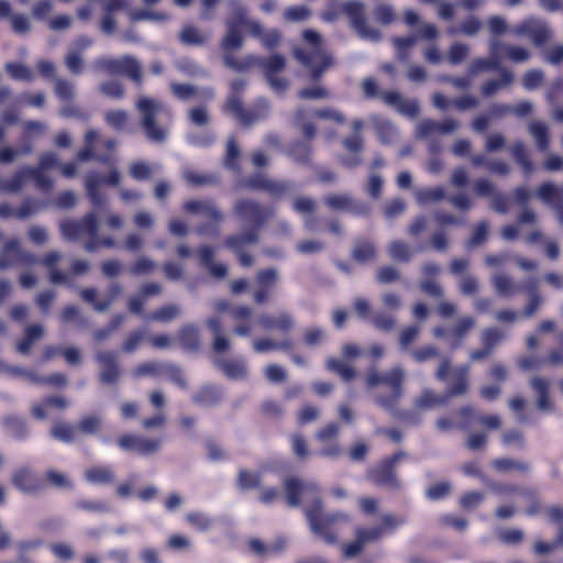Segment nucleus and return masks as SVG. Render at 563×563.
<instances>
[{"label": "nucleus", "instance_id": "49", "mask_svg": "<svg viewBox=\"0 0 563 563\" xmlns=\"http://www.w3.org/2000/svg\"><path fill=\"white\" fill-rule=\"evenodd\" d=\"M76 433L77 428L65 421L55 422L49 430L51 437L63 443H73L76 439Z\"/></svg>", "mask_w": 563, "mask_h": 563}, {"label": "nucleus", "instance_id": "41", "mask_svg": "<svg viewBox=\"0 0 563 563\" xmlns=\"http://www.w3.org/2000/svg\"><path fill=\"white\" fill-rule=\"evenodd\" d=\"M449 400V396H446L445 393L443 395H438L434 390L426 388L415 400V406L421 410H430L435 407L445 406Z\"/></svg>", "mask_w": 563, "mask_h": 563}, {"label": "nucleus", "instance_id": "4", "mask_svg": "<svg viewBox=\"0 0 563 563\" xmlns=\"http://www.w3.org/2000/svg\"><path fill=\"white\" fill-rule=\"evenodd\" d=\"M302 38L310 46V51L301 47L294 49L295 58L310 70L312 81H319L323 73L333 64V58L323 49L322 37L319 32L307 29Z\"/></svg>", "mask_w": 563, "mask_h": 563}, {"label": "nucleus", "instance_id": "37", "mask_svg": "<svg viewBox=\"0 0 563 563\" xmlns=\"http://www.w3.org/2000/svg\"><path fill=\"white\" fill-rule=\"evenodd\" d=\"M98 139V133L95 130H89L85 134V145L78 151L76 157L78 162L85 163L92 159L99 163L107 164L109 162L108 155H98L95 148V142Z\"/></svg>", "mask_w": 563, "mask_h": 563}, {"label": "nucleus", "instance_id": "23", "mask_svg": "<svg viewBox=\"0 0 563 563\" xmlns=\"http://www.w3.org/2000/svg\"><path fill=\"white\" fill-rule=\"evenodd\" d=\"M118 446L125 452H134L140 455H148L159 450L161 438H145L137 434L124 433L117 439Z\"/></svg>", "mask_w": 563, "mask_h": 563}, {"label": "nucleus", "instance_id": "44", "mask_svg": "<svg viewBox=\"0 0 563 563\" xmlns=\"http://www.w3.org/2000/svg\"><path fill=\"white\" fill-rule=\"evenodd\" d=\"M178 341L186 351H197L200 346L198 329L192 324H186L178 331Z\"/></svg>", "mask_w": 563, "mask_h": 563}, {"label": "nucleus", "instance_id": "7", "mask_svg": "<svg viewBox=\"0 0 563 563\" xmlns=\"http://www.w3.org/2000/svg\"><path fill=\"white\" fill-rule=\"evenodd\" d=\"M135 108L141 118V125L146 137L155 143H163L167 139V129L157 123L159 114L166 113L170 115L169 109L159 100L141 97L135 103Z\"/></svg>", "mask_w": 563, "mask_h": 563}, {"label": "nucleus", "instance_id": "19", "mask_svg": "<svg viewBox=\"0 0 563 563\" xmlns=\"http://www.w3.org/2000/svg\"><path fill=\"white\" fill-rule=\"evenodd\" d=\"M37 264V257L24 251L18 239L12 238L5 241L0 250V269L4 271L14 266H32Z\"/></svg>", "mask_w": 563, "mask_h": 563}, {"label": "nucleus", "instance_id": "14", "mask_svg": "<svg viewBox=\"0 0 563 563\" xmlns=\"http://www.w3.org/2000/svg\"><path fill=\"white\" fill-rule=\"evenodd\" d=\"M242 187L251 190H260L278 200L295 192V184L291 180L271 179L264 174H253L241 181Z\"/></svg>", "mask_w": 563, "mask_h": 563}, {"label": "nucleus", "instance_id": "48", "mask_svg": "<svg viewBox=\"0 0 563 563\" xmlns=\"http://www.w3.org/2000/svg\"><path fill=\"white\" fill-rule=\"evenodd\" d=\"M418 205L426 206L448 199L445 189L442 186L433 188H420L415 194Z\"/></svg>", "mask_w": 563, "mask_h": 563}, {"label": "nucleus", "instance_id": "51", "mask_svg": "<svg viewBox=\"0 0 563 563\" xmlns=\"http://www.w3.org/2000/svg\"><path fill=\"white\" fill-rule=\"evenodd\" d=\"M529 132L536 141L537 147L540 152H545L550 146L549 129L545 123L540 121H532L529 124Z\"/></svg>", "mask_w": 563, "mask_h": 563}, {"label": "nucleus", "instance_id": "35", "mask_svg": "<svg viewBox=\"0 0 563 563\" xmlns=\"http://www.w3.org/2000/svg\"><path fill=\"white\" fill-rule=\"evenodd\" d=\"M476 321L471 316L461 317L450 329V347L459 349L465 341L468 332L474 329Z\"/></svg>", "mask_w": 563, "mask_h": 563}, {"label": "nucleus", "instance_id": "52", "mask_svg": "<svg viewBox=\"0 0 563 563\" xmlns=\"http://www.w3.org/2000/svg\"><path fill=\"white\" fill-rule=\"evenodd\" d=\"M511 155L515 162L520 165L526 176H530L534 172L533 163L522 142L518 141L512 145Z\"/></svg>", "mask_w": 563, "mask_h": 563}, {"label": "nucleus", "instance_id": "10", "mask_svg": "<svg viewBox=\"0 0 563 563\" xmlns=\"http://www.w3.org/2000/svg\"><path fill=\"white\" fill-rule=\"evenodd\" d=\"M470 365L462 364L452 367L451 361L444 357L435 371V378L440 382H448L445 390L449 399L455 396L465 395L470 388Z\"/></svg>", "mask_w": 563, "mask_h": 563}, {"label": "nucleus", "instance_id": "24", "mask_svg": "<svg viewBox=\"0 0 563 563\" xmlns=\"http://www.w3.org/2000/svg\"><path fill=\"white\" fill-rule=\"evenodd\" d=\"M12 485L21 493L35 495L45 488L44 479L31 467L21 466L12 473Z\"/></svg>", "mask_w": 563, "mask_h": 563}, {"label": "nucleus", "instance_id": "60", "mask_svg": "<svg viewBox=\"0 0 563 563\" xmlns=\"http://www.w3.org/2000/svg\"><path fill=\"white\" fill-rule=\"evenodd\" d=\"M180 313V309L178 306L169 303L165 305L154 311H152L148 316V319L152 321H157L162 323L169 322L177 318Z\"/></svg>", "mask_w": 563, "mask_h": 563}, {"label": "nucleus", "instance_id": "46", "mask_svg": "<svg viewBox=\"0 0 563 563\" xmlns=\"http://www.w3.org/2000/svg\"><path fill=\"white\" fill-rule=\"evenodd\" d=\"M500 79H489L482 85V93L485 97L494 96L500 88L511 85L514 75L507 68L500 69Z\"/></svg>", "mask_w": 563, "mask_h": 563}, {"label": "nucleus", "instance_id": "28", "mask_svg": "<svg viewBox=\"0 0 563 563\" xmlns=\"http://www.w3.org/2000/svg\"><path fill=\"white\" fill-rule=\"evenodd\" d=\"M121 292L122 286L119 283H113L108 287L107 299L99 300L97 289L92 287L81 289L80 297L84 301L90 303L96 311L103 312L109 309Z\"/></svg>", "mask_w": 563, "mask_h": 563}, {"label": "nucleus", "instance_id": "42", "mask_svg": "<svg viewBox=\"0 0 563 563\" xmlns=\"http://www.w3.org/2000/svg\"><path fill=\"white\" fill-rule=\"evenodd\" d=\"M377 256L375 244L367 239H360L355 242L351 257L357 263H367L374 261Z\"/></svg>", "mask_w": 563, "mask_h": 563}, {"label": "nucleus", "instance_id": "17", "mask_svg": "<svg viewBox=\"0 0 563 563\" xmlns=\"http://www.w3.org/2000/svg\"><path fill=\"white\" fill-rule=\"evenodd\" d=\"M63 236L70 241H77L82 236L97 235L99 223L97 216L93 212H88L81 219H67L59 224Z\"/></svg>", "mask_w": 563, "mask_h": 563}, {"label": "nucleus", "instance_id": "27", "mask_svg": "<svg viewBox=\"0 0 563 563\" xmlns=\"http://www.w3.org/2000/svg\"><path fill=\"white\" fill-rule=\"evenodd\" d=\"M363 128V121L356 119L353 121V131L354 133L350 136H346L342 144L346 151L352 153V156L343 157L342 164L349 168H355L362 163V158L360 153L363 151L364 142L363 137L360 134L361 129Z\"/></svg>", "mask_w": 563, "mask_h": 563}, {"label": "nucleus", "instance_id": "3", "mask_svg": "<svg viewBox=\"0 0 563 563\" xmlns=\"http://www.w3.org/2000/svg\"><path fill=\"white\" fill-rule=\"evenodd\" d=\"M245 86L246 81L243 79L233 80L230 85V95L221 110L233 115L242 126L250 128L269 117L271 103L265 98H257L249 108H244L242 93Z\"/></svg>", "mask_w": 563, "mask_h": 563}, {"label": "nucleus", "instance_id": "63", "mask_svg": "<svg viewBox=\"0 0 563 563\" xmlns=\"http://www.w3.org/2000/svg\"><path fill=\"white\" fill-rule=\"evenodd\" d=\"M165 364L166 363L154 361L141 363L133 369V375L137 378L144 376H161L163 375Z\"/></svg>", "mask_w": 563, "mask_h": 563}, {"label": "nucleus", "instance_id": "64", "mask_svg": "<svg viewBox=\"0 0 563 563\" xmlns=\"http://www.w3.org/2000/svg\"><path fill=\"white\" fill-rule=\"evenodd\" d=\"M503 58L506 57L514 63H523L530 58V52L521 46L503 44L500 48Z\"/></svg>", "mask_w": 563, "mask_h": 563}, {"label": "nucleus", "instance_id": "43", "mask_svg": "<svg viewBox=\"0 0 563 563\" xmlns=\"http://www.w3.org/2000/svg\"><path fill=\"white\" fill-rule=\"evenodd\" d=\"M85 478L96 485H107L114 482L115 475L109 466H91L85 471Z\"/></svg>", "mask_w": 563, "mask_h": 563}, {"label": "nucleus", "instance_id": "59", "mask_svg": "<svg viewBox=\"0 0 563 563\" xmlns=\"http://www.w3.org/2000/svg\"><path fill=\"white\" fill-rule=\"evenodd\" d=\"M537 195L545 203L556 206L563 201L562 192L552 183L541 184Z\"/></svg>", "mask_w": 563, "mask_h": 563}, {"label": "nucleus", "instance_id": "15", "mask_svg": "<svg viewBox=\"0 0 563 563\" xmlns=\"http://www.w3.org/2000/svg\"><path fill=\"white\" fill-rule=\"evenodd\" d=\"M97 67L109 75H124L133 80L137 87L143 84L141 65L133 56L100 58L97 60Z\"/></svg>", "mask_w": 563, "mask_h": 563}, {"label": "nucleus", "instance_id": "34", "mask_svg": "<svg viewBox=\"0 0 563 563\" xmlns=\"http://www.w3.org/2000/svg\"><path fill=\"white\" fill-rule=\"evenodd\" d=\"M214 365L232 380H242L247 377V365L243 358H217Z\"/></svg>", "mask_w": 563, "mask_h": 563}, {"label": "nucleus", "instance_id": "25", "mask_svg": "<svg viewBox=\"0 0 563 563\" xmlns=\"http://www.w3.org/2000/svg\"><path fill=\"white\" fill-rule=\"evenodd\" d=\"M95 361L100 366L99 382L104 385H114L121 377V369L115 352L99 351L95 354Z\"/></svg>", "mask_w": 563, "mask_h": 563}, {"label": "nucleus", "instance_id": "54", "mask_svg": "<svg viewBox=\"0 0 563 563\" xmlns=\"http://www.w3.org/2000/svg\"><path fill=\"white\" fill-rule=\"evenodd\" d=\"M387 251L390 258L399 263H408L413 254L409 244L400 240L391 241Z\"/></svg>", "mask_w": 563, "mask_h": 563}, {"label": "nucleus", "instance_id": "36", "mask_svg": "<svg viewBox=\"0 0 563 563\" xmlns=\"http://www.w3.org/2000/svg\"><path fill=\"white\" fill-rule=\"evenodd\" d=\"M492 284L496 290V292L504 298H509L520 291L526 290L529 285V282L525 284H517L512 280V278L506 274H496L492 278Z\"/></svg>", "mask_w": 563, "mask_h": 563}, {"label": "nucleus", "instance_id": "55", "mask_svg": "<svg viewBox=\"0 0 563 563\" xmlns=\"http://www.w3.org/2000/svg\"><path fill=\"white\" fill-rule=\"evenodd\" d=\"M238 486L242 490L260 488L262 475L258 472L241 468L236 479Z\"/></svg>", "mask_w": 563, "mask_h": 563}, {"label": "nucleus", "instance_id": "8", "mask_svg": "<svg viewBox=\"0 0 563 563\" xmlns=\"http://www.w3.org/2000/svg\"><path fill=\"white\" fill-rule=\"evenodd\" d=\"M361 86L366 99L380 98L386 104L409 118H416L419 114L420 107L417 100L405 99L398 91L380 90L374 77L364 78Z\"/></svg>", "mask_w": 563, "mask_h": 563}, {"label": "nucleus", "instance_id": "33", "mask_svg": "<svg viewBox=\"0 0 563 563\" xmlns=\"http://www.w3.org/2000/svg\"><path fill=\"white\" fill-rule=\"evenodd\" d=\"M530 387L537 395V408L541 411H553L554 406L550 399V382L540 376L530 379Z\"/></svg>", "mask_w": 563, "mask_h": 563}, {"label": "nucleus", "instance_id": "2", "mask_svg": "<svg viewBox=\"0 0 563 563\" xmlns=\"http://www.w3.org/2000/svg\"><path fill=\"white\" fill-rule=\"evenodd\" d=\"M405 380V372L400 366H395L386 373L372 371L367 374L366 385L369 388L378 385H385L389 388L388 393H379L376 395V404L383 409L389 411L393 417L410 424H419L421 422L420 415L415 410L397 409L398 402L402 397Z\"/></svg>", "mask_w": 563, "mask_h": 563}, {"label": "nucleus", "instance_id": "5", "mask_svg": "<svg viewBox=\"0 0 563 563\" xmlns=\"http://www.w3.org/2000/svg\"><path fill=\"white\" fill-rule=\"evenodd\" d=\"M406 519L393 514H384L380 517V523L374 527H357L355 529V539L344 544L343 554L346 558L358 555L365 545L382 540L385 536L391 534L397 528L405 525Z\"/></svg>", "mask_w": 563, "mask_h": 563}, {"label": "nucleus", "instance_id": "21", "mask_svg": "<svg viewBox=\"0 0 563 563\" xmlns=\"http://www.w3.org/2000/svg\"><path fill=\"white\" fill-rule=\"evenodd\" d=\"M510 32L518 37H528L536 46H543L552 35L548 23L533 16L512 25Z\"/></svg>", "mask_w": 563, "mask_h": 563}, {"label": "nucleus", "instance_id": "32", "mask_svg": "<svg viewBox=\"0 0 563 563\" xmlns=\"http://www.w3.org/2000/svg\"><path fill=\"white\" fill-rule=\"evenodd\" d=\"M457 126L459 124L454 119H445L443 121L424 119L418 124V134L421 137H427L432 134H450L454 132Z\"/></svg>", "mask_w": 563, "mask_h": 563}, {"label": "nucleus", "instance_id": "13", "mask_svg": "<svg viewBox=\"0 0 563 563\" xmlns=\"http://www.w3.org/2000/svg\"><path fill=\"white\" fill-rule=\"evenodd\" d=\"M58 166L59 159L57 154L54 152H44L40 156L38 165L36 167L23 166L21 168L26 183L33 181L37 190L47 194L53 189L54 181L45 174V172Z\"/></svg>", "mask_w": 563, "mask_h": 563}, {"label": "nucleus", "instance_id": "38", "mask_svg": "<svg viewBox=\"0 0 563 563\" xmlns=\"http://www.w3.org/2000/svg\"><path fill=\"white\" fill-rule=\"evenodd\" d=\"M260 325L265 330H279L288 332L294 327V320L287 312H280L277 316L263 313L258 318Z\"/></svg>", "mask_w": 563, "mask_h": 563}, {"label": "nucleus", "instance_id": "58", "mask_svg": "<svg viewBox=\"0 0 563 563\" xmlns=\"http://www.w3.org/2000/svg\"><path fill=\"white\" fill-rule=\"evenodd\" d=\"M221 400V393L214 386H205L194 396V401L203 406H214Z\"/></svg>", "mask_w": 563, "mask_h": 563}, {"label": "nucleus", "instance_id": "9", "mask_svg": "<svg viewBox=\"0 0 563 563\" xmlns=\"http://www.w3.org/2000/svg\"><path fill=\"white\" fill-rule=\"evenodd\" d=\"M184 210L207 219L196 229L199 235L218 236L220 234L224 216L212 200H188L184 203Z\"/></svg>", "mask_w": 563, "mask_h": 563}, {"label": "nucleus", "instance_id": "26", "mask_svg": "<svg viewBox=\"0 0 563 563\" xmlns=\"http://www.w3.org/2000/svg\"><path fill=\"white\" fill-rule=\"evenodd\" d=\"M324 203L334 211H346L354 216L365 217L369 214L368 203L355 200L347 194H332L324 198Z\"/></svg>", "mask_w": 563, "mask_h": 563}, {"label": "nucleus", "instance_id": "11", "mask_svg": "<svg viewBox=\"0 0 563 563\" xmlns=\"http://www.w3.org/2000/svg\"><path fill=\"white\" fill-rule=\"evenodd\" d=\"M233 212L241 222L249 225L247 230H255L258 233L273 218L275 211L273 207L262 205L254 199L241 198L235 201Z\"/></svg>", "mask_w": 563, "mask_h": 563}, {"label": "nucleus", "instance_id": "56", "mask_svg": "<svg viewBox=\"0 0 563 563\" xmlns=\"http://www.w3.org/2000/svg\"><path fill=\"white\" fill-rule=\"evenodd\" d=\"M240 155L241 151L238 143L233 137L229 139L225 148L224 166L230 170L239 173L241 170Z\"/></svg>", "mask_w": 563, "mask_h": 563}, {"label": "nucleus", "instance_id": "40", "mask_svg": "<svg viewBox=\"0 0 563 563\" xmlns=\"http://www.w3.org/2000/svg\"><path fill=\"white\" fill-rule=\"evenodd\" d=\"M492 467L501 474L518 472L521 474H529L531 466L528 462L515 460L511 457H497L492 461Z\"/></svg>", "mask_w": 563, "mask_h": 563}, {"label": "nucleus", "instance_id": "31", "mask_svg": "<svg viewBox=\"0 0 563 563\" xmlns=\"http://www.w3.org/2000/svg\"><path fill=\"white\" fill-rule=\"evenodd\" d=\"M206 325L212 335V350L217 354L227 352L231 342L230 339L224 334L222 321L219 317H210L206 320Z\"/></svg>", "mask_w": 563, "mask_h": 563}, {"label": "nucleus", "instance_id": "61", "mask_svg": "<svg viewBox=\"0 0 563 563\" xmlns=\"http://www.w3.org/2000/svg\"><path fill=\"white\" fill-rule=\"evenodd\" d=\"M327 367L330 371L335 372L338 375H340V377L344 382H351L356 376L355 369L351 365L343 362L342 360L330 358L327 362Z\"/></svg>", "mask_w": 563, "mask_h": 563}, {"label": "nucleus", "instance_id": "57", "mask_svg": "<svg viewBox=\"0 0 563 563\" xmlns=\"http://www.w3.org/2000/svg\"><path fill=\"white\" fill-rule=\"evenodd\" d=\"M490 490L496 495H514V494H522L525 496L534 498L536 492L531 488H523L520 489L519 486L515 484H505V483H498V482H492L489 484Z\"/></svg>", "mask_w": 563, "mask_h": 563}, {"label": "nucleus", "instance_id": "53", "mask_svg": "<svg viewBox=\"0 0 563 563\" xmlns=\"http://www.w3.org/2000/svg\"><path fill=\"white\" fill-rule=\"evenodd\" d=\"M2 423L14 439H26L29 434V429L24 419L11 415L4 417Z\"/></svg>", "mask_w": 563, "mask_h": 563}, {"label": "nucleus", "instance_id": "47", "mask_svg": "<svg viewBox=\"0 0 563 563\" xmlns=\"http://www.w3.org/2000/svg\"><path fill=\"white\" fill-rule=\"evenodd\" d=\"M288 155L298 164L308 165L311 162L312 148L308 141H295L288 147Z\"/></svg>", "mask_w": 563, "mask_h": 563}, {"label": "nucleus", "instance_id": "50", "mask_svg": "<svg viewBox=\"0 0 563 563\" xmlns=\"http://www.w3.org/2000/svg\"><path fill=\"white\" fill-rule=\"evenodd\" d=\"M29 140L22 139V145L19 148L4 146L0 150V164H11L18 156H26L33 152V144Z\"/></svg>", "mask_w": 563, "mask_h": 563}, {"label": "nucleus", "instance_id": "62", "mask_svg": "<svg viewBox=\"0 0 563 563\" xmlns=\"http://www.w3.org/2000/svg\"><path fill=\"white\" fill-rule=\"evenodd\" d=\"M291 345L290 340L275 342L271 339H256L253 341V349L257 353H266L273 350H289Z\"/></svg>", "mask_w": 563, "mask_h": 563}, {"label": "nucleus", "instance_id": "6", "mask_svg": "<svg viewBox=\"0 0 563 563\" xmlns=\"http://www.w3.org/2000/svg\"><path fill=\"white\" fill-rule=\"evenodd\" d=\"M224 63L228 67L235 70H244L247 67L257 64L264 69L265 77L275 91L283 92L288 87V81L285 78L277 76V74L283 71L286 67L284 56L279 54H274L267 58L250 56L244 62H238L234 57L227 55L224 57Z\"/></svg>", "mask_w": 563, "mask_h": 563}, {"label": "nucleus", "instance_id": "1", "mask_svg": "<svg viewBox=\"0 0 563 563\" xmlns=\"http://www.w3.org/2000/svg\"><path fill=\"white\" fill-rule=\"evenodd\" d=\"M286 501L297 508L303 498L308 505L303 508L311 532L328 544H334L340 534V527L349 521L341 512H324L320 488L312 481L289 477L284 482Z\"/></svg>", "mask_w": 563, "mask_h": 563}, {"label": "nucleus", "instance_id": "29", "mask_svg": "<svg viewBox=\"0 0 563 563\" xmlns=\"http://www.w3.org/2000/svg\"><path fill=\"white\" fill-rule=\"evenodd\" d=\"M501 47L503 43L499 41H493L489 47V58H475L470 65V71L472 74H477L484 70H497L500 73V69L504 68L500 66V60L503 58V54L500 53Z\"/></svg>", "mask_w": 563, "mask_h": 563}, {"label": "nucleus", "instance_id": "45", "mask_svg": "<svg viewBox=\"0 0 563 563\" xmlns=\"http://www.w3.org/2000/svg\"><path fill=\"white\" fill-rule=\"evenodd\" d=\"M44 335V329L41 324H31L26 327L24 336L16 344V350L21 354H29L34 342Z\"/></svg>", "mask_w": 563, "mask_h": 563}, {"label": "nucleus", "instance_id": "22", "mask_svg": "<svg viewBox=\"0 0 563 563\" xmlns=\"http://www.w3.org/2000/svg\"><path fill=\"white\" fill-rule=\"evenodd\" d=\"M279 282L278 271L274 267L260 269L255 275V287L253 290V301L256 305L267 303Z\"/></svg>", "mask_w": 563, "mask_h": 563}, {"label": "nucleus", "instance_id": "30", "mask_svg": "<svg viewBox=\"0 0 563 563\" xmlns=\"http://www.w3.org/2000/svg\"><path fill=\"white\" fill-rule=\"evenodd\" d=\"M456 415L460 417V420L457 422H455L450 417H441L437 420V428L440 431H450L455 428L466 430L473 423V419L475 417V409L468 405L462 406L456 411Z\"/></svg>", "mask_w": 563, "mask_h": 563}, {"label": "nucleus", "instance_id": "18", "mask_svg": "<svg viewBox=\"0 0 563 563\" xmlns=\"http://www.w3.org/2000/svg\"><path fill=\"white\" fill-rule=\"evenodd\" d=\"M342 11L350 20L351 26L363 40L377 41L380 38L378 30L368 26L365 8L361 1L352 0L343 3Z\"/></svg>", "mask_w": 563, "mask_h": 563}, {"label": "nucleus", "instance_id": "16", "mask_svg": "<svg viewBox=\"0 0 563 563\" xmlns=\"http://www.w3.org/2000/svg\"><path fill=\"white\" fill-rule=\"evenodd\" d=\"M102 183L110 186H118L120 183V173L117 169H112L103 177L96 172H91L86 176V192L93 208L97 210H101L107 206V197L100 189Z\"/></svg>", "mask_w": 563, "mask_h": 563}, {"label": "nucleus", "instance_id": "20", "mask_svg": "<svg viewBox=\"0 0 563 563\" xmlns=\"http://www.w3.org/2000/svg\"><path fill=\"white\" fill-rule=\"evenodd\" d=\"M260 241V235L255 230H245L242 233L230 234L224 239V246L232 251L243 267H250L254 263L252 254L246 251L249 245H255Z\"/></svg>", "mask_w": 563, "mask_h": 563}, {"label": "nucleus", "instance_id": "39", "mask_svg": "<svg viewBox=\"0 0 563 563\" xmlns=\"http://www.w3.org/2000/svg\"><path fill=\"white\" fill-rule=\"evenodd\" d=\"M227 26H228V31L222 38L221 47L225 52H233V51L240 49L243 45V36L241 33L242 29H241L240 23L238 22L236 18L234 16V19L230 20L227 23Z\"/></svg>", "mask_w": 563, "mask_h": 563}, {"label": "nucleus", "instance_id": "12", "mask_svg": "<svg viewBox=\"0 0 563 563\" xmlns=\"http://www.w3.org/2000/svg\"><path fill=\"white\" fill-rule=\"evenodd\" d=\"M406 456V452L398 451L382 459L376 465L367 470V479L378 487L388 488L394 492L400 490L401 483L397 477L396 464Z\"/></svg>", "mask_w": 563, "mask_h": 563}]
</instances>
